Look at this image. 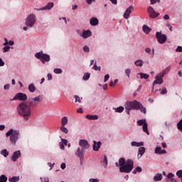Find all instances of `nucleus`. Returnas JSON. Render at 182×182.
<instances>
[{"label": "nucleus", "mask_w": 182, "mask_h": 182, "mask_svg": "<svg viewBox=\"0 0 182 182\" xmlns=\"http://www.w3.org/2000/svg\"><path fill=\"white\" fill-rule=\"evenodd\" d=\"M31 109H33L32 107L24 102H21L16 107L18 114H19L21 117H23L25 122H28L29 117H31L32 113Z\"/></svg>", "instance_id": "nucleus-1"}, {"label": "nucleus", "mask_w": 182, "mask_h": 182, "mask_svg": "<svg viewBox=\"0 0 182 182\" xmlns=\"http://www.w3.org/2000/svg\"><path fill=\"white\" fill-rule=\"evenodd\" d=\"M124 107L127 110V114H130V110H139L141 109V112L142 113L146 114V107H143V105L138 102L137 100H134V102H127Z\"/></svg>", "instance_id": "nucleus-2"}, {"label": "nucleus", "mask_w": 182, "mask_h": 182, "mask_svg": "<svg viewBox=\"0 0 182 182\" xmlns=\"http://www.w3.org/2000/svg\"><path fill=\"white\" fill-rule=\"evenodd\" d=\"M6 137H10V144L12 146H16V142L21 139V132L11 128L6 133Z\"/></svg>", "instance_id": "nucleus-3"}, {"label": "nucleus", "mask_w": 182, "mask_h": 182, "mask_svg": "<svg viewBox=\"0 0 182 182\" xmlns=\"http://www.w3.org/2000/svg\"><path fill=\"white\" fill-rule=\"evenodd\" d=\"M134 166V162L132 159H127L126 163L124 166L119 167V172L120 173H126L128 174L131 173L133 170V166Z\"/></svg>", "instance_id": "nucleus-4"}, {"label": "nucleus", "mask_w": 182, "mask_h": 182, "mask_svg": "<svg viewBox=\"0 0 182 182\" xmlns=\"http://www.w3.org/2000/svg\"><path fill=\"white\" fill-rule=\"evenodd\" d=\"M35 58L41 60V62L43 63V65L50 61V55L47 53H43V50H42L35 53Z\"/></svg>", "instance_id": "nucleus-5"}, {"label": "nucleus", "mask_w": 182, "mask_h": 182, "mask_svg": "<svg viewBox=\"0 0 182 182\" xmlns=\"http://www.w3.org/2000/svg\"><path fill=\"white\" fill-rule=\"evenodd\" d=\"M35 23H36V16L31 14L26 18L25 25L28 28H33Z\"/></svg>", "instance_id": "nucleus-6"}, {"label": "nucleus", "mask_w": 182, "mask_h": 182, "mask_svg": "<svg viewBox=\"0 0 182 182\" xmlns=\"http://www.w3.org/2000/svg\"><path fill=\"white\" fill-rule=\"evenodd\" d=\"M43 102V97L41 95H38L37 97L31 98L28 100V103L30 105V107H32L33 109L34 107H36L38 106V103H41Z\"/></svg>", "instance_id": "nucleus-7"}, {"label": "nucleus", "mask_w": 182, "mask_h": 182, "mask_svg": "<svg viewBox=\"0 0 182 182\" xmlns=\"http://www.w3.org/2000/svg\"><path fill=\"white\" fill-rule=\"evenodd\" d=\"M156 38L161 45H163V43H166L167 41V36L166 34H163L161 31H157L156 33Z\"/></svg>", "instance_id": "nucleus-8"}, {"label": "nucleus", "mask_w": 182, "mask_h": 182, "mask_svg": "<svg viewBox=\"0 0 182 182\" xmlns=\"http://www.w3.org/2000/svg\"><path fill=\"white\" fill-rule=\"evenodd\" d=\"M28 100V96L25 93L18 92L17 93L13 99L10 100V102H14L15 100H20V102H25Z\"/></svg>", "instance_id": "nucleus-9"}, {"label": "nucleus", "mask_w": 182, "mask_h": 182, "mask_svg": "<svg viewBox=\"0 0 182 182\" xmlns=\"http://www.w3.org/2000/svg\"><path fill=\"white\" fill-rule=\"evenodd\" d=\"M137 124L139 126H142L143 132H144V133L150 134L147 128V122H146V119H139L137 121Z\"/></svg>", "instance_id": "nucleus-10"}, {"label": "nucleus", "mask_w": 182, "mask_h": 182, "mask_svg": "<svg viewBox=\"0 0 182 182\" xmlns=\"http://www.w3.org/2000/svg\"><path fill=\"white\" fill-rule=\"evenodd\" d=\"M148 14H149V18H151V19H154L155 18H157L160 14L154 11V9L151 6H149L147 9Z\"/></svg>", "instance_id": "nucleus-11"}, {"label": "nucleus", "mask_w": 182, "mask_h": 182, "mask_svg": "<svg viewBox=\"0 0 182 182\" xmlns=\"http://www.w3.org/2000/svg\"><path fill=\"white\" fill-rule=\"evenodd\" d=\"M155 79L156 80L154 81L152 84V90H154L155 85H163V82H164V80H163V77L160 76L159 74L155 77Z\"/></svg>", "instance_id": "nucleus-12"}, {"label": "nucleus", "mask_w": 182, "mask_h": 182, "mask_svg": "<svg viewBox=\"0 0 182 182\" xmlns=\"http://www.w3.org/2000/svg\"><path fill=\"white\" fill-rule=\"evenodd\" d=\"M79 146L81 147V149H83L84 150H87L89 147H90V145H89V142L86 139H80L79 141Z\"/></svg>", "instance_id": "nucleus-13"}, {"label": "nucleus", "mask_w": 182, "mask_h": 182, "mask_svg": "<svg viewBox=\"0 0 182 182\" xmlns=\"http://www.w3.org/2000/svg\"><path fill=\"white\" fill-rule=\"evenodd\" d=\"M77 33L84 39H87V38H90V36H92V31H90V30H84L82 33H79V31H77Z\"/></svg>", "instance_id": "nucleus-14"}, {"label": "nucleus", "mask_w": 182, "mask_h": 182, "mask_svg": "<svg viewBox=\"0 0 182 182\" xmlns=\"http://www.w3.org/2000/svg\"><path fill=\"white\" fill-rule=\"evenodd\" d=\"M85 150L83 148L78 147L75 151V155L79 157V159H82L85 156Z\"/></svg>", "instance_id": "nucleus-15"}, {"label": "nucleus", "mask_w": 182, "mask_h": 182, "mask_svg": "<svg viewBox=\"0 0 182 182\" xmlns=\"http://www.w3.org/2000/svg\"><path fill=\"white\" fill-rule=\"evenodd\" d=\"M22 156V154H21V151L18 150L13 153V155L11 156V160L12 161H16L18 159H21V156Z\"/></svg>", "instance_id": "nucleus-16"}, {"label": "nucleus", "mask_w": 182, "mask_h": 182, "mask_svg": "<svg viewBox=\"0 0 182 182\" xmlns=\"http://www.w3.org/2000/svg\"><path fill=\"white\" fill-rule=\"evenodd\" d=\"M54 5L55 4L53 2H49L46 6L37 9V11H50L52 8H53Z\"/></svg>", "instance_id": "nucleus-17"}, {"label": "nucleus", "mask_w": 182, "mask_h": 182, "mask_svg": "<svg viewBox=\"0 0 182 182\" xmlns=\"http://www.w3.org/2000/svg\"><path fill=\"white\" fill-rule=\"evenodd\" d=\"M133 9V6H129L125 11L123 16L124 19H129L130 17V14H132V11Z\"/></svg>", "instance_id": "nucleus-18"}, {"label": "nucleus", "mask_w": 182, "mask_h": 182, "mask_svg": "<svg viewBox=\"0 0 182 182\" xmlns=\"http://www.w3.org/2000/svg\"><path fill=\"white\" fill-rule=\"evenodd\" d=\"M93 146H92V149L94 150V151H99V149H100L101 146H102V141H93Z\"/></svg>", "instance_id": "nucleus-19"}, {"label": "nucleus", "mask_w": 182, "mask_h": 182, "mask_svg": "<svg viewBox=\"0 0 182 182\" xmlns=\"http://www.w3.org/2000/svg\"><path fill=\"white\" fill-rule=\"evenodd\" d=\"M90 23L91 26H97L99 25V19L96 17H92L90 20Z\"/></svg>", "instance_id": "nucleus-20"}, {"label": "nucleus", "mask_w": 182, "mask_h": 182, "mask_svg": "<svg viewBox=\"0 0 182 182\" xmlns=\"http://www.w3.org/2000/svg\"><path fill=\"white\" fill-rule=\"evenodd\" d=\"M167 151L166 149H161V146H157L155 148V154H166Z\"/></svg>", "instance_id": "nucleus-21"}, {"label": "nucleus", "mask_w": 182, "mask_h": 182, "mask_svg": "<svg viewBox=\"0 0 182 182\" xmlns=\"http://www.w3.org/2000/svg\"><path fill=\"white\" fill-rule=\"evenodd\" d=\"M171 69V67L170 66L166 68L164 70H163L161 73H159V76H161V77H164V76H166V75H167L168 72H170Z\"/></svg>", "instance_id": "nucleus-22"}, {"label": "nucleus", "mask_w": 182, "mask_h": 182, "mask_svg": "<svg viewBox=\"0 0 182 182\" xmlns=\"http://www.w3.org/2000/svg\"><path fill=\"white\" fill-rule=\"evenodd\" d=\"M131 146L132 147H141V146H144V142L143 141L137 142V141H133L131 142Z\"/></svg>", "instance_id": "nucleus-23"}, {"label": "nucleus", "mask_w": 182, "mask_h": 182, "mask_svg": "<svg viewBox=\"0 0 182 182\" xmlns=\"http://www.w3.org/2000/svg\"><path fill=\"white\" fill-rule=\"evenodd\" d=\"M134 65L136 66V68H142L143 65H144V61L141 59H138L134 62Z\"/></svg>", "instance_id": "nucleus-24"}, {"label": "nucleus", "mask_w": 182, "mask_h": 182, "mask_svg": "<svg viewBox=\"0 0 182 182\" xmlns=\"http://www.w3.org/2000/svg\"><path fill=\"white\" fill-rule=\"evenodd\" d=\"M154 181H161L163 180V175L161 173H156L154 176Z\"/></svg>", "instance_id": "nucleus-25"}, {"label": "nucleus", "mask_w": 182, "mask_h": 182, "mask_svg": "<svg viewBox=\"0 0 182 182\" xmlns=\"http://www.w3.org/2000/svg\"><path fill=\"white\" fill-rule=\"evenodd\" d=\"M144 153H146V148L144 146L139 147L138 151V156H140L139 158L141 157Z\"/></svg>", "instance_id": "nucleus-26"}, {"label": "nucleus", "mask_w": 182, "mask_h": 182, "mask_svg": "<svg viewBox=\"0 0 182 182\" xmlns=\"http://www.w3.org/2000/svg\"><path fill=\"white\" fill-rule=\"evenodd\" d=\"M28 90L30 93H35V91L36 90V87H35V85L33 83H31L28 85Z\"/></svg>", "instance_id": "nucleus-27"}, {"label": "nucleus", "mask_w": 182, "mask_h": 182, "mask_svg": "<svg viewBox=\"0 0 182 182\" xmlns=\"http://www.w3.org/2000/svg\"><path fill=\"white\" fill-rule=\"evenodd\" d=\"M85 117L87 120H97L99 119V116L97 115L87 114Z\"/></svg>", "instance_id": "nucleus-28"}, {"label": "nucleus", "mask_w": 182, "mask_h": 182, "mask_svg": "<svg viewBox=\"0 0 182 182\" xmlns=\"http://www.w3.org/2000/svg\"><path fill=\"white\" fill-rule=\"evenodd\" d=\"M142 31H144V33H150L151 32V28L147 26V25H144L142 26Z\"/></svg>", "instance_id": "nucleus-29"}, {"label": "nucleus", "mask_w": 182, "mask_h": 182, "mask_svg": "<svg viewBox=\"0 0 182 182\" xmlns=\"http://www.w3.org/2000/svg\"><path fill=\"white\" fill-rule=\"evenodd\" d=\"M113 110L115 111L116 113H123V111L124 110V107L122 106L118 107H113Z\"/></svg>", "instance_id": "nucleus-30"}, {"label": "nucleus", "mask_w": 182, "mask_h": 182, "mask_svg": "<svg viewBox=\"0 0 182 182\" xmlns=\"http://www.w3.org/2000/svg\"><path fill=\"white\" fill-rule=\"evenodd\" d=\"M68 122H69V119H68V117H63L61 119V126H66L68 124Z\"/></svg>", "instance_id": "nucleus-31"}, {"label": "nucleus", "mask_w": 182, "mask_h": 182, "mask_svg": "<svg viewBox=\"0 0 182 182\" xmlns=\"http://www.w3.org/2000/svg\"><path fill=\"white\" fill-rule=\"evenodd\" d=\"M143 169L141 168V167L137 166L136 168H135V169L133 170L132 173L136 174L137 173H141Z\"/></svg>", "instance_id": "nucleus-32"}, {"label": "nucleus", "mask_w": 182, "mask_h": 182, "mask_svg": "<svg viewBox=\"0 0 182 182\" xmlns=\"http://www.w3.org/2000/svg\"><path fill=\"white\" fill-rule=\"evenodd\" d=\"M9 182H18L19 181V176H12L9 178Z\"/></svg>", "instance_id": "nucleus-33"}, {"label": "nucleus", "mask_w": 182, "mask_h": 182, "mask_svg": "<svg viewBox=\"0 0 182 182\" xmlns=\"http://www.w3.org/2000/svg\"><path fill=\"white\" fill-rule=\"evenodd\" d=\"M138 75L140 76L141 79H149V77L148 74L143 73H138Z\"/></svg>", "instance_id": "nucleus-34"}, {"label": "nucleus", "mask_w": 182, "mask_h": 182, "mask_svg": "<svg viewBox=\"0 0 182 182\" xmlns=\"http://www.w3.org/2000/svg\"><path fill=\"white\" fill-rule=\"evenodd\" d=\"M119 164L120 167L124 166L126 164V159H124V158H120L119 160Z\"/></svg>", "instance_id": "nucleus-35"}, {"label": "nucleus", "mask_w": 182, "mask_h": 182, "mask_svg": "<svg viewBox=\"0 0 182 182\" xmlns=\"http://www.w3.org/2000/svg\"><path fill=\"white\" fill-rule=\"evenodd\" d=\"M1 154L4 156V157H8L9 152L6 149H3L1 151Z\"/></svg>", "instance_id": "nucleus-36"}, {"label": "nucleus", "mask_w": 182, "mask_h": 182, "mask_svg": "<svg viewBox=\"0 0 182 182\" xmlns=\"http://www.w3.org/2000/svg\"><path fill=\"white\" fill-rule=\"evenodd\" d=\"M9 50H11V46H5L2 48L3 53H6V52H9Z\"/></svg>", "instance_id": "nucleus-37"}, {"label": "nucleus", "mask_w": 182, "mask_h": 182, "mask_svg": "<svg viewBox=\"0 0 182 182\" xmlns=\"http://www.w3.org/2000/svg\"><path fill=\"white\" fill-rule=\"evenodd\" d=\"M65 125H61L60 127V131L63 132V133H65V134H68L69 130H68V128L65 127Z\"/></svg>", "instance_id": "nucleus-38"}, {"label": "nucleus", "mask_w": 182, "mask_h": 182, "mask_svg": "<svg viewBox=\"0 0 182 182\" xmlns=\"http://www.w3.org/2000/svg\"><path fill=\"white\" fill-rule=\"evenodd\" d=\"M8 181V177L5 175L0 176V182H6Z\"/></svg>", "instance_id": "nucleus-39"}, {"label": "nucleus", "mask_w": 182, "mask_h": 182, "mask_svg": "<svg viewBox=\"0 0 182 182\" xmlns=\"http://www.w3.org/2000/svg\"><path fill=\"white\" fill-rule=\"evenodd\" d=\"M82 79H83V80H89V79H90V73H85L83 75Z\"/></svg>", "instance_id": "nucleus-40"}, {"label": "nucleus", "mask_w": 182, "mask_h": 182, "mask_svg": "<svg viewBox=\"0 0 182 182\" xmlns=\"http://www.w3.org/2000/svg\"><path fill=\"white\" fill-rule=\"evenodd\" d=\"M54 73H55L56 75H60V73H62L63 71L60 69V68H55L53 70Z\"/></svg>", "instance_id": "nucleus-41"}, {"label": "nucleus", "mask_w": 182, "mask_h": 182, "mask_svg": "<svg viewBox=\"0 0 182 182\" xmlns=\"http://www.w3.org/2000/svg\"><path fill=\"white\" fill-rule=\"evenodd\" d=\"M74 97L75 98V102L82 103V99L80 96L74 95Z\"/></svg>", "instance_id": "nucleus-42"}, {"label": "nucleus", "mask_w": 182, "mask_h": 182, "mask_svg": "<svg viewBox=\"0 0 182 182\" xmlns=\"http://www.w3.org/2000/svg\"><path fill=\"white\" fill-rule=\"evenodd\" d=\"M82 49L83 51L86 52L87 53H89L90 52V48L87 46H84Z\"/></svg>", "instance_id": "nucleus-43"}, {"label": "nucleus", "mask_w": 182, "mask_h": 182, "mask_svg": "<svg viewBox=\"0 0 182 182\" xmlns=\"http://www.w3.org/2000/svg\"><path fill=\"white\" fill-rule=\"evenodd\" d=\"M130 73H132V70H130V68L125 70V74L127 76V77H130Z\"/></svg>", "instance_id": "nucleus-44"}, {"label": "nucleus", "mask_w": 182, "mask_h": 182, "mask_svg": "<svg viewBox=\"0 0 182 182\" xmlns=\"http://www.w3.org/2000/svg\"><path fill=\"white\" fill-rule=\"evenodd\" d=\"M176 176L179 178H182V170H179L176 172Z\"/></svg>", "instance_id": "nucleus-45"}, {"label": "nucleus", "mask_w": 182, "mask_h": 182, "mask_svg": "<svg viewBox=\"0 0 182 182\" xmlns=\"http://www.w3.org/2000/svg\"><path fill=\"white\" fill-rule=\"evenodd\" d=\"M92 69H94V70H101L100 66H97L96 62L95 63V65H94Z\"/></svg>", "instance_id": "nucleus-46"}, {"label": "nucleus", "mask_w": 182, "mask_h": 182, "mask_svg": "<svg viewBox=\"0 0 182 182\" xmlns=\"http://www.w3.org/2000/svg\"><path fill=\"white\" fill-rule=\"evenodd\" d=\"M161 95H167V88L164 87V88L161 90Z\"/></svg>", "instance_id": "nucleus-47"}, {"label": "nucleus", "mask_w": 182, "mask_h": 182, "mask_svg": "<svg viewBox=\"0 0 182 182\" xmlns=\"http://www.w3.org/2000/svg\"><path fill=\"white\" fill-rule=\"evenodd\" d=\"M103 164H104L105 166H107V164H108V162H107V156H104Z\"/></svg>", "instance_id": "nucleus-48"}, {"label": "nucleus", "mask_w": 182, "mask_h": 182, "mask_svg": "<svg viewBox=\"0 0 182 182\" xmlns=\"http://www.w3.org/2000/svg\"><path fill=\"white\" fill-rule=\"evenodd\" d=\"M61 141L63 142V144H64V146H68V139H65L62 138V139H61Z\"/></svg>", "instance_id": "nucleus-49"}, {"label": "nucleus", "mask_w": 182, "mask_h": 182, "mask_svg": "<svg viewBox=\"0 0 182 182\" xmlns=\"http://www.w3.org/2000/svg\"><path fill=\"white\" fill-rule=\"evenodd\" d=\"M9 87H11V85H9V84H6V85L4 86V90H9Z\"/></svg>", "instance_id": "nucleus-50"}, {"label": "nucleus", "mask_w": 182, "mask_h": 182, "mask_svg": "<svg viewBox=\"0 0 182 182\" xmlns=\"http://www.w3.org/2000/svg\"><path fill=\"white\" fill-rule=\"evenodd\" d=\"M109 77H110V75L109 74L105 75L104 82H106L107 80H109Z\"/></svg>", "instance_id": "nucleus-51"}, {"label": "nucleus", "mask_w": 182, "mask_h": 182, "mask_svg": "<svg viewBox=\"0 0 182 182\" xmlns=\"http://www.w3.org/2000/svg\"><path fill=\"white\" fill-rule=\"evenodd\" d=\"M2 66H5V62L4 61V60H2L1 58H0V68H1Z\"/></svg>", "instance_id": "nucleus-52"}, {"label": "nucleus", "mask_w": 182, "mask_h": 182, "mask_svg": "<svg viewBox=\"0 0 182 182\" xmlns=\"http://www.w3.org/2000/svg\"><path fill=\"white\" fill-rule=\"evenodd\" d=\"M59 146H60V149H61V150H65V145L63 144L62 141H60L59 143Z\"/></svg>", "instance_id": "nucleus-53"}, {"label": "nucleus", "mask_w": 182, "mask_h": 182, "mask_svg": "<svg viewBox=\"0 0 182 182\" xmlns=\"http://www.w3.org/2000/svg\"><path fill=\"white\" fill-rule=\"evenodd\" d=\"M166 26H167V28H168V29H169V31H171V32L173 31V27L171 26V25H170V23H167Z\"/></svg>", "instance_id": "nucleus-54"}, {"label": "nucleus", "mask_w": 182, "mask_h": 182, "mask_svg": "<svg viewBox=\"0 0 182 182\" xmlns=\"http://www.w3.org/2000/svg\"><path fill=\"white\" fill-rule=\"evenodd\" d=\"M176 52H182V47L178 46L176 49Z\"/></svg>", "instance_id": "nucleus-55"}, {"label": "nucleus", "mask_w": 182, "mask_h": 182, "mask_svg": "<svg viewBox=\"0 0 182 182\" xmlns=\"http://www.w3.org/2000/svg\"><path fill=\"white\" fill-rule=\"evenodd\" d=\"M173 177H174V174L173 173H169L168 175H167V178H173Z\"/></svg>", "instance_id": "nucleus-56"}, {"label": "nucleus", "mask_w": 182, "mask_h": 182, "mask_svg": "<svg viewBox=\"0 0 182 182\" xmlns=\"http://www.w3.org/2000/svg\"><path fill=\"white\" fill-rule=\"evenodd\" d=\"M157 2H160V0H151V4L154 5V4H157Z\"/></svg>", "instance_id": "nucleus-57"}, {"label": "nucleus", "mask_w": 182, "mask_h": 182, "mask_svg": "<svg viewBox=\"0 0 182 182\" xmlns=\"http://www.w3.org/2000/svg\"><path fill=\"white\" fill-rule=\"evenodd\" d=\"M96 0H86V2L88 5H92V2H95Z\"/></svg>", "instance_id": "nucleus-58"}, {"label": "nucleus", "mask_w": 182, "mask_h": 182, "mask_svg": "<svg viewBox=\"0 0 182 182\" xmlns=\"http://www.w3.org/2000/svg\"><path fill=\"white\" fill-rule=\"evenodd\" d=\"M4 41H5V42L3 43L4 46H8V43L9 42V41H8V38H4Z\"/></svg>", "instance_id": "nucleus-59"}, {"label": "nucleus", "mask_w": 182, "mask_h": 182, "mask_svg": "<svg viewBox=\"0 0 182 182\" xmlns=\"http://www.w3.org/2000/svg\"><path fill=\"white\" fill-rule=\"evenodd\" d=\"M47 77H48V80H52L53 79L52 74L50 73L47 74Z\"/></svg>", "instance_id": "nucleus-60"}, {"label": "nucleus", "mask_w": 182, "mask_h": 182, "mask_svg": "<svg viewBox=\"0 0 182 182\" xmlns=\"http://www.w3.org/2000/svg\"><path fill=\"white\" fill-rule=\"evenodd\" d=\"M145 52L146 53H150L151 52V48H145Z\"/></svg>", "instance_id": "nucleus-61"}, {"label": "nucleus", "mask_w": 182, "mask_h": 182, "mask_svg": "<svg viewBox=\"0 0 182 182\" xmlns=\"http://www.w3.org/2000/svg\"><path fill=\"white\" fill-rule=\"evenodd\" d=\"M164 19H165V21H168V19H170V16L168 14H166L164 16Z\"/></svg>", "instance_id": "nucleus-62"}, {"label": "nucleus", "mask_w": 182, "mask_h": 182, "mask_svg": "<svg viewBox=\"0 0 182 182\" xmlns=\"http://www.w3.org/2000/svg\"><path fill=\"white\" fill-rule=\"evenodd\" d=\"M90 182H99L97 178H90Z\"/></svg>", "instance_id": "nucleus-63"}, {"label": "nucleus", "mask_w": 182, "mask_h": 182, "mask_svg": "<svg viewBox=\"0 0 182 182\" xmlns=\"http://www.w3.org/2000/svg\"><path fill=\"white\" fill-rule=\"evenodd\" d=\"M3 130H5V125L1 124L0 125V132H3Z\"/></svg>", "instance_id": "nucleus-64"}]
</instances>
